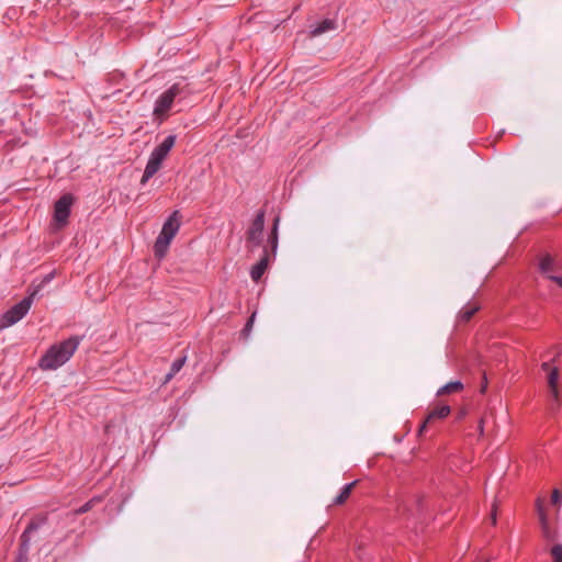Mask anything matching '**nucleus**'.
<instances>
[{"mask_svg":"<svg viewBox=\"0 0 562 562\" xmlns=\"http://www.w3.org/2000/svg\"><path fill=\"white\" fill-rule=\"evenodd\" d=\"M451 412V408L449 405L447 404H441V405H437L435 407H432L425 420L422 423V425L419 426V429H418V437H422L427 428V425L436 419H443L446 418Z\"/></svg>","mask_w":562,"mask_h":562,"instance_id":"10","label":"nucleus"},{"mask_svg":"<svg viewBox=\"0 0 562 562\" xmlns=\"http://www.w3.org/2000/svg\"><path fill=\"white\" fill-rule=\"evenodd\" d=\"M550 555H551L553 562H562V544L561 543L554 544L550 549Z\"/></svg>","mask_w":562,"mask_h":562,"instance_id":"21","label":"nucleus"},{"mask_svg":"<svg viewBox=\"0 0 562 562\" xmlns=\"http://www.w3.org/2000/svg\"><path fill=\"white\" fill-rule=\"evenodd\" d=\"M36 291H33L29 296L24 297L18 304L12 306L4 315H3V324L7 326H11L22 319L25 314L29 312L33 297L35 296Z\"/></svg>","mask_w":562,"mask_h":562,"instance_id":"7","label":"nucleus"},{"mask_svg":"<svg viewBox=\"0 0 562 562\" xmlns=\"http://www.w3.org/2000/svg\"><path fill=\"white\" fill-rule=\"evenodd\" d=\"M477 310H479L477 306L462 308L460 312L461 321L469 322L474 316V314L477 312Z\"/></svg>","mask_w":562,"mask_h":562,"instance_id":"20","label":"nucleus"},{"mask_svg":"<svg viewBox=\"0 0 562 562\" xmlns=\"http://www.w3.org/2000/svg\"><path fill=\"white\" fill-rule=\"evenodd\" d=\"M276 249L277 248H263L262 255L260 256L258 262L250 269V278L254 282L260 281L269 266L271 258L274 257Z\"/></svg>","mask_w":562,"mask_h":562,"instance_id":"9","label":"nucleus"},{"mask_svg":"<svg viewBox=\"0 0 562 562\" xmlns=\"http://www.w3.org/2000/svg\"><path fill=\"white\" fill-rule=\"evenodd\" d=\"M279 217L273 220L271 231L268 233L265 246H278ZM265 211L260 210L247 231V241L252 246H263Z\"/></svg>","mask_w":562,"mask_h":562,"instance_id":"2","label":"nucleus"},{"mask_svg":"<svg viewBox=\"0 0 562 562\" xmlns=\"http://www.w3.org/2000/svg\"><path fill=\"white\" fill-rule=\"evenodd\" d=\"M255 317H256V312H254L251 314V316L248 318L247 323L245 324L244 328L241 329V336L244 338H248V336L251 331L252 325H254Z\"/></svg>","mask_w":562,"mask_h":562,"instance_id":"23","label":"nucleus"},{"mask_svg":"<svg viewBox=\"0 0 562 562\" xmlns=\"http://www.w3.org/2000/svg\"><path fill=\"white\" fill-rule=\"evenodd\" d=\"M490 519H491L492 525H496V519H497V505H496V503H493V505H492V509H491V513H490Z\"/></svg>","mask_w":562,"mask_h":562,"instance_id":"27","label":"nucleus"},{"mask_svg":"<svg viewBox=\"0 0 562 562\" xmlns=\"http://www.w3.org/2000/svg\"><path fill=\"white\" fill-rule=\"evenodd\" d=\"M81 338L71 336L68 339L55 344L48 348L40 359L38 366L42 370H56L66 363L77 350Z\"/></svg>","mask_w":562,"mask_h":562,"instance_id":"1","label":"nucleus"},{"mask_svg":"<svg viewBox=\"0 0 562 562\" xmlns=\"http://www.w3.org/2000/svg\"><path fill=\"white\" fill-rule=\"evenodd\" d=\"M537 512L540 520L541 533L547 541H555L559 538V532L553 529L548 520V516L541 505L540 499L537 501Z\"/></svg>","mask_w":562,"mask_h":562,"instance_id":"11","label":"nucleus"},{"mask_svg":"<svg viewBox=\"0 0 562 562\" xmlns=\"http://www.w3.org/2000/svg\"><path fill=\"white\" fill-rule=\"evenodd\" d=\"M184 88L180 82H176L164 91L155 102L154 114L157 116L165 115L171 109L176 98L183 94Z\"/></svg>","mask_w":562,"mask_h":562,"instance_id":"4","label":"nucleus"},{"mask_svg":"<svg viewBox=\"0 0 562 562\" xmlns=\"http://www.w3.org/2000/svg\"><path fill=\"white\" fill-rule=\"evenodd\" d=\"M358 481H353L351 483H348L346 484L342 490L340 491V493L334 498L333 501V505H342L347 502V499L349 498L353 487L357 485Z\"/></svg>","mask_w":562,"mask_h":562,"instance_id":"16","label":"nucleus"},{"mask_svg":"<svg viewBox=\"0 0 562 562\" xmlns=\"http://www.w3.org/2000/svg\"><path fill=\"white\" fill-rule=\"evenodd\" d=\"M337 29L336 20L334 19H325L319 22L314 29L311 31L312 36H318L326 32L334 31Z\"/></svg>","mask_w":562,"mask_h":562,"instance_id":"15","label":"nucleus"},{"mask_svg":"<svg viewBox=\"0 0 562 562\" xmlns=\"http://www.w3.org/2000/svg\"><path fill=\"white\" fill-rule=\"evenodd\" d=\"M102 501H103V497L94 496L91 499H89L88 502H86L82 506L75 509L74 515L79 516V515L86 514V513L90 512L94 507L95 504H99Z\"/></svg>","mask_w":562,"mask_h":562,"instance_id":"18","label":"nucleus"},{"mask_svg":"<svg viewBox=\"0 0 562 562\" xmlns=\"http://www.w3.org/2000/svg\"><path fill=\"white\" fill-rule=\"evenodd\" d=\"M561 502H562V493L559 490L554 488L552 491V495H551V503L553 505L560 506Z\"/></svg>","mask_w":562,"mask_h":562,"instance_id":"24","label":"nucleus"},{"mask_svg":"<svg viewBox=\"0 0 562 562\" xmlns=\"http://www.w3.org/2000/svg\"><path fill=\"white\" fill-rule=\"evenodd\" d=\"M168 248H155V258L160 261L167 255Z\"/></svg>","mask_w":562,"mask_h":562,"instance_id":"26","label":"nucleus"},{"mask_svg":"<svg viewBox=\"0 0 562 562\" xmlns=\"http://www.w3.org/2000/svg\"><path fill=\"white\" fill-rule=\"evenodd\" d=\"M47 521V513H40L32 517L25 530L20 537L19 549L14 562H29V551L31 547L32 533L37 531Z\"/></svg>","mask_w":562,"mask_h":562,"instance_id":"3","label":"nucleus"},{"mask_svg":"<svg viewBox=\"0 0 562 562\" xmlns=\"http://www.w3.org/2000/svg\"><path fill=\"white\" fill-rule=\"evenodd\" d=\"M161 164H162L161 161L149 156V159L146 164L143 177L140 179V183L145 184L150 178H153L154 175L160 169Z\"/></svg>","mask_w":562,"mask_h":562,"instance_id":"14","label":"nucleus"},{"mask_svg":"<svg viewBox=\"0 0 562 562\" xmlns=\"http://www.w3.org/2000/svg\"><path fill=\"white\" fill-rule=\"evenodd\" d=\"M176 135H168L162 143L154 148L150 156L159 161H164L168 153L171 150L176 143Z\"/></svg>","mask_w":562,"mask_h":562,"instance_id":"13","label":"nucleus"},{"mask_svg":"<svg viewBox=\"0 0 562 562\" xmlns=\"http://www.w3.org/2000/svg\"><path fill=\"white\" fill-rule=\"evenodd\" d=\"M463 389H464V385L461 381H452V382H449V383L445 384L443 386H441L437 391V396H442V395L451 394V393H459Z\"/></svg>","mask_w":562,"mask_h":562,"instance_id":"17","label":"nucleus"},{"mask_svg":"<svg viewBox=\"0 0 562 562\" xmlns=\"http://www.w3.org/2000/svg\"><path fill=\"white\" fill-rule=\"evenodd\" d=\"M538 269L541 274L562 288V267L554 257L549 254L541 256L539 258Z\"/></svg>","mask_w":562,"mask_h":562,"instance_id":"5","label":"nucleus"},{"mask_svg":"<svg viewBox=\"0 0 562 562\" xmlns=\"http://www.w3.org/2000/svg\"><path fill=\"white\" fill-rule=\"evenodd\" d=\"M181 214L179 211H173L172 214L164 223L160 234L158 235L154 246H168L175 235L178 233L181 222Z\"/></svg>","mask_w":562,"mask_h":562,"instance_id":"6","label":"nucleus"},{"mask_svg":"<svg viewBox=\"0 0 562 562\" xmlns=\"http://www.w3.org/2000/svg\"><path fill=\"white\" fill-rule=\"evenodd\" d=\"M115 426H116V425H115L114 420H110V422H108V423L105 424V426H104V432H105V435H110V434L112 432V430H113V428H114Z\"/></svg>","mask_w":562,"mask_h":562,"instance_id":"29","label":"nucleus"},{"mask_svg":"<svg viewBox=\"0 0 562 562\" xmlns=\"http://www.w3.org/2000/svg\"><path fill=\"white\" fill-rule=\"evenodd\" d=\"M72 201L74 199L70 194H64L56 201L54 206V220L58 226H64L67 223Z\"/></svg>","mask_w":562,"mask_h":562,"instance_id":"8","label":"nucleus"},{"mask_svg":"<svg viewBox=\"0 0 562 562\" xmlns=\"http://www.w3.org/2000/svg\"><path fill=\"white\" fill-rule=\"evenodd\" d=\"M483 424H484V419H483V418H481V419H480V422H479V431H480V435H483V431H484Z\"/></svg>","mask_w":562,"mask_h":562,"instance_id":"31","label":"nucleus"},{"mask_svg":"<svg viewBox=\"0 0 562 562\" xmlns=\"http://www.w3.org/2000/svg\"><path fill=\"white\" fill-rule=\"evenodd\" d=\"M468 415V409L465 407L460 408L456 414L457 420H462Z\"/></svg>","mask_w":562,"mask_h":562,"instance_id":"28","label":"nucleus"},{"mask_svg":"<svg viewBox=\"0 0 562 562\" xmlns=\"http://www.w3.org/2000/svg\"><path fill=\"white\" fill-rule=\"evenodd\" d=\"M186 360H187V357H181V358L176 359L172 362L170 372L167 374L166 379L170 380L176 373H178L184 366Z\"/></svg>","mask_w":562,"mask_h":562,"instance_id":"19","label":"nucleus"},{"mask_svg":"<svg viewBox=\"0 0 562 562\" xmlns=\"http://www.w3.org/2000/svg\"><path fill=\"white\" fill-rule=\"evenodd\" d=\"M486 387H487V378H486V375L484 374V375H483V384H482V386H481V389H480V392H481L482 394H483V393H485Z\"/></svg>","mask_w":562,"mask_h":562,"instance_id":"30","label":"nucleus"},{"mask_svg":"<svg viewBox=\"0 0 562 562\" xmlns=\"http://www.w3.org/2000/svg\"><path fill=\"white\" fill-rule=\"evenodd\" d=\"M560 404H561L560 393H558L557 397L550 395L549 411L551 414H555L559 411Z\"/></svg>","mask_w":562,"mask_h":562,"instance_id":"22","label":"nucleus"},{"mask_svg":"<svg viewBox=\"0 0 562 562\" xmlns=\"http://www.w3.org/2000/svg\"><path fill=\"white\" fill-rule=\"evenodd\" d=\"M55 277V271H52L49 273H47L46 276H44V278L42 279V281L40 282V284L37 285V288L34 290V291H38L41 288H43L45 284H47L48 282H50Z\"/></svg>","mask_w":562,"mask_h":562,"instance_id":"25","label":"nucleus"},{"mask_svg":"<svg viewBox=\"0 0 562 562\" xmlns=\"http://www.w3.org/2000/svg\"><path fill=\"white\" fill-rule=\"evenodd\" d=\"M541 369L543 371L548 372L547 382H548L550 395L557 397L558 393H559V387H558V382H559V376H560L559 369L557 367L551 368L549 362H543L541 364Z\"/></svg>","mask_w":562,"mask_h":562,"instance_id":"12","label":"nucleus"}]
</instances>
